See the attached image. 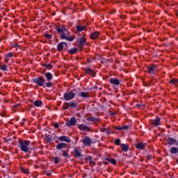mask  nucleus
<instances>
[{
    "label": "nucleus",
    "instance_id": "f257e3e1",
    "mask_svg": "<svg viewBox=\"0 0 178 178\" xmlns=\"http://www.w3.org/2000/svg\"><path fill=\"white\" fill-rule=\"evenodd\" d=\"M56 30L58 33H59L61 40H67V41H73V40H74L73 36H66L67 34H70V32H69V31H67L64 27L57 28Z\"/></svg>",
    "mask_w": 178,
    "mask_h": 178
},
{
    "label": "nucleus",
    "instance_id": "f03ea898",
    "mask_svg": "<svg viewBox=\"0 0 178 178\" xmlns=\"http://www.w3.org/2000/svg\"><path fill=\"white\" fill-rule=\"evenodd\" d=\"M19 148L23 152H29L30 151V141L24 140L19 142Z\"/></svg>",
    "mask_w": 178,
    "mask_h": 178
},
{
    "label": "nucleus",
    "instance_id": "7ed1b4c3",
    "mask_svg": "<svg viewBox=\"0 0 178 178\" xmlns=\"http://www.w3.org/2000/svg\"><path fill=\"white\" fill-rule=\"evenodd\" d=\"M33 83H35L40 87H42L44 86V84H45V80H44L42 77H39L38 79H34Z\"/></svg>",
    "mask_w": 178,
    "mask_h": 178
},
{
    "label": "nucleus",
    "instance_id": "20e7f679",
    "mask_svg": "<svg viewBox=\"0 0 178 178\" xmlns=\"http://www.w3.org/2000/svg\"><path fill=\"white\" fill-rule=\"evenodd\" d=\"M74 96L75 95L73 92H67L64 94V98L66 101H70V99H73Z\"/></svg>",
    "mask_w": 178,
    "mask_h": 178
},
{
    "label": "nucleus",
    "instance_id": "39448f33",
    "mask_svg": "<svg viewBox=\"0 0 178 178\" xmlns=\"http://www.w3.org/2000/svg\"><path fill=\"white\" fill-rule=\"evenodd\" d=\"M82 143L83 144V145H90L91 143H92V141L91 140V138H88V136H85L83 139H82Z\"/></svg>",
    "mask_w": 178,
    "mask_h": 178
},
{
    "label": "nucleus",
    "instance_id": "423d86ee",
    "mask_svg": "<svg viewBox=\"0 0 178 178\" xmlns=\"http://www.w3.org/2000/svg\"><path fill=\"white\" fill-rule=\"evenodd\" d=\"M167 143H168V144H169V145H177L178 146V141L173 138H168Z\"/></svg>",
    "mask_w": 178,
    "mask_h": 178
},
{
    "label": "nucleus",
    "instance_id": "0eeeda50",
    "mask_svg": "<svg viewBox=\"0 0 178 178\" xmlns=\"http://www.w3.org/2000/svg\"><path fill=\"white\" fill-rule=\"evenodd\" d=\"M150 123L153 125L155 126L156 127L159 126L161 124V119L159 118H156L154 120H152L150 121Z\"/></svg>",
    "mask_w": 178,
    "mask_h": 178
},
{
    "label": "nucleus",
    "instance_id": "6e6552de",
    "mask_svg": "<svg viewBox=\"0 0 178 178\" xmlns=\"http://www.w3.org/2000/svg\"><path fill=\"white\" fill-rule=\"evenodd\" d=\"M67 126H74L76 124V118L72 117L70 120L66 122Z\"/></svg>",
    "mask_w": 178,
    "mask_h": 178
},
{
    "label": "nucleus",
    "instance_id": "1a4fd4ad",
    "mask_svg": "<svg viewBox=\"0 0 178 178\" xmlns=\"http://www.w3.org/2000/svg\"><path fill=\"white\" fill-rule=\"evenodd\" d=\"M111 84H113L114 86H119L120 84V81L118 79H110Z\"/></svg>",
    "mask_w": 178,
    "mask_h": 178
},
{
    "label": "nucleus",
    "instance_id": "9d476101",
    "mask_svg": "<svg viewBox=\"0 0 178 178\" xmlns=\"http://www.w3.org/2000/svg\"><path fill=\"white\" fill-rule=\"evenodd\" d=\"M79 129L82 131H90V128L85 124L79 125Z\"/></svg>",
    "mask_w": 178,
    "mask_h": 178
},
{
    "label": "nucleus",
    "instance_id": "9b49d317",
    "mask_svg": "<svg viewBox=\"0 0 178 178\" xmlns=\"http://www.w3.org/2000/svg\"><path fill=\"white\" fill-rule=\"evenodd\" d=\"M58 140H60V141H65V143H70V138H69L67 136H61L59 137Z\"/></svg>",
    "mask_w": 178,
    "mask_h": 178
},
{
    "label": "nucleus",
    "instance_id": "f8f14e48",
    "mask_svg": "<svg viewBox=\"0 0 178 178\" xmlns=\"http://www.w3.org/2000/svg\"><path fill=\"white\" fill-rule=\"evenodd\" d=\"M99 32L96 31L92 33V34H90V38L91 40H97V38H98V37H99Z\"/></svg>",
    "mask_w": 178,
    "mask_h": 178
},
{
    "label": "nucleus",
    "instance_id": "ddd939ff",
    "mask_svg": "<svg viewBox=\"0 0 178 178\" xmlns=\"http://www.w3.org/2000/svg\"><path fill=\"white\" fill-rule=\"evenodd\" d=\"M138 149H145V143H137L135 145Z\"/></svg>",
    "mask_w": 178,
    "mask_h": 178
},
{
    "label": "nucleus",
    "instance_id": "4468645a",
    "mask_svg": "<svg viewBox=\"0 0 178 178\" xmlns=\"http://www.w3.org/2000/svg\"><path fill=\"white\" fill-rule=\"evenodd\" d=\"M120 148L124 152H127V151H129V145H127V144H121Z\"/></svg>",
    "mask_w": 178,
    "mask_h": 178
},
{
    "label": "nucleus",
    "instance_id": "2eb2a0df",
    "mask_svg": "<svg viewBox=\"0 0 178 178\" xmlns=\"http://www.w3.org/2000/svg\"><path fill=\"white\" fill-rule=\"evenodd\" d=\"M65 45V47L67 45V44L65 42H60L58 44V51H62L63 49V46Z\"/></svg>",
    "mask_w": 178,
    "mask_h": 178
},
{
    "label": "nucleus",
    "instance_id": "dca6fc26",
    "mask_svg": "<svg viewBox=\"0 0 178 178\" xmlns=\"http://www.w3.org/2000/svg\"><path fill=\"white\" fill-rule=\"evenodd\" d=\"M47 81H51V80H52V79H54V76H52V74H51V72H47L44 74Z\"/></svg>",
    "mask_w": 178,
    "mask_h": 178
},
{
    "label": "nucleus",
    "instance_id": "f3484780",
    "mask_svg": "<svg viewBox=\"0 0 178 178\" xmlns=\"http://www.w3.org/2000/svg\"><path fill=\"white\" fill-rule=\"evenodd\" d=\"M85 72H86V73L88 74H90V76H92L94 77V76H95V73L94 72V71H92V70H91L90 68H86L85 69Z\"/></svg>",
    "mask_w": 178,
    "mask_h": 178
},
{
    "label": "nucleus",
    "instance_id": "a211bd4d",
    "mask_svg": "<svg viewBox=\"0 0 178 178\" xmlns=\"http://www.w3.org/2000/svg\"><path fill=\"white\" fill-rule=\"evenodd\" d=\"M67 145L66 143H59L56 145V149H62L63 148H66Z\"/></svg>",
    "mask_w": 178,
    "mask_h": 178
},
{
    "label": "nucleus",
    "instance_id": "6ab92c4d",
    "mask_svg": "<svg viewBox=\"0 0 178 178\" xmlns=\"http://www.w3.org/2000/svg\"><path fill=\"white\" fill-rule=\"evenodd\" d=\"M13 56V54L12 52L8 53L7 55L5 56V62L8 63L9 62V60L10 58Z\"/></svg>",
    "mask_w": 178,
    "mask_h": 178
},
{
    "label": "nucleus",
    "instance_id": "aec40b11",
    "mask_svg": "<svg viewBox=\"0 0 178 178\" xmlns=\"http://www.w3.org/2000/svg\"><path fill=\"white\" fill-rule=\"evenodd\" d=\"M74 152L75 156H78V157L81 156V149H75L74 150Z\"/></svg>",
    "mask_w": 178,
    "mask_h": 178
},
{
    "label": "nucleus",
    "instance_id": "412c9836",
    "mask_svg": "<svg viewBox=\"0 0 178 178\" xmlns=\"http://www.w3.org/2000/svg\"><path fill=\"white\" fill-rule=\"evenodd\" d=\"M33 104L35 105V106H41L42 105V102L40 100H36L34 102Z\"/></svg>",
    "mask_w": 178,
    "mask_h": 178
},
{
    "label": "nucleus",
    "instance_id": "4be33fe9",
    "mask_svg": "<svg viewBox=\"0 0 178 178\" xmlns=\"http://www.w3.org/2000/svg\"><path fill=\"white\" fill-rule=\"evenodd\" d=\"M80 97H82V98H87V97H90V95H88V92H82L80 93Z\"/></svg>",
    "mask_w": 178,
    "mask_h": 178
},
{
    "label": "nucleus",
    "instance_id": "5701e85b",
    "mask_svg": "<svg viewBox=\"0 0 178 178\" xmlns=\"http://www.w3.org/2000/svg\"><path fill=\"white\" fill-rule=\"evenodd\" d=\"M171 154H178V148L177 147H172L170 149Z\"/></svg>",
    "mask_w": 178,
    "mask_h": 178
},
{
    "label": "nucleus",
    "instance_id": "b1692460",
    "mask_svg": "<svg viewBox=\"0 0 178 178\" xmlns=\"http://www.w3.org/2000/svg\"><path fill=\"white\" fill-rule=\"evenodd\" d=\"M84 29H86V26H76V30L79 33H80V31H83V30H84Z\"/></svg>",
    "mask_w": 178,
    "mask_h": 178
},
{
    "label": "nucleus",
    "instance_id": "393cba45",
    "mask_svg": "<svg viewBox=\"0 0 178 178\" xmlns=\"http://www.w3.org/2000/svg\"><path fill=\"white\" fill-rule=\"evenodd\" d=\"M88 120L89 122H95V123L97 122H98V119H97V118H94V117H90V118H88Z\"/></svg>",
    "mask_w": 178,
    "mask_h": 178
},
{
    "label": "nucleus",
    "instance_id": "a878e982",
    "mask_svg": "<svg viewBox=\"0 0 178 178\" xmlns=\"http://www.w3.org/2000/svg\"><path fill=\"white\" fill-rule=\"evenodd\" d=\"M69 54H76V52H77V48H74V49H71L70 50L68 51Z\"/></svg>",
    "mask_w": 178,
    "mask_h": 178
},
{
    "label": "nucleus",
    "instance_id": "bb28decb",
    "mask_svg": "<svg viewBox=\"0 0 178 178\" xmlns=\"http://www.w3.org/2000/svg\"><path fill=\"white\" fill-rule=\"evenodd\" d=\"M170 84L176 85V84H177L178 81H177V79H172V80L170 81Z\"/></svg>",
    "mask_w": 178,
    "mask_h": 178
},
{
    "label": "nucleus",
    "instance_id": "cd10ccee",
    "mask_svg": "<svg viewBox=\"0 0 178 178\" xmlns=\"http://www.w3.org/2000/svg\"><path fill=\"white\" fill-rule=\"evenodd\" d=\"M108 161L113 165H116V160L115 159H109Z\"/></svg>",
    "mask_w": 178,
    "mask_h": 178
},
{
    "label": "nucleus",
    "instance_id": "c85d7f7f",
    "mask_svg": "<svg viewBox=\"0 0 178 178\" xmlns=\"http://www.w3.org/2000/svg\"><path fill=\"white\" fill-rule=\"evenodd\" d=\"M85 43H86V39L84 38H82L79 42L80 45H81L82 47L83 45H84Z\"/></svg>",
    "mask_w": 178,
    "mask_h": 178
},
{
    "label": "nucleus",
    "instance_id": "c756f323",
    "mask_svg": "<svg viewBox=\"0 0 178 178\" xmlns=\"http://www.w3.org/2000/svg\"><path fill=\"white\" fill-rule=\"evenodd\" d=\"M154 69H155V66H151V67H149V72L150 73H153Z\"/></svg>",
    "mask_w": 178,
    "mask_h": 178
},
{
    "label": "nucleus",
    "instance_id": "7c9ffc66",
    "mask_svg": "<svg viewBox=\"0 0 178 178\" xmlns=\"http://www.w3.org/2000/svg\"><path fill=\"white\" fill-rule=\"evenodd\" d=\"M69 106H70V104H69V103H65L63 105L64 109H68Z\"/></svg>",
    "mask_w": 178,
    "mask_h": 178
},
{
    "label": "nucleus",
    "instance_id": "2f4dec72",
    "mask_svg": "<svg viewBox=\"0 0 178 178\" xmlns=\"http://www.w3.org/2000/svg\"><path fill=\"white\" fill-rule=\"evenodd\" d=\"M44 37H45V38H47L48 40H51V38H52V35L45 34Z\"/></svg>",
    "mask_w": 178,
    "mask_h": 178
},
{
    "label": "nucleus",
    "instance_id": "473e14b6",
    "mask_svg": "<svg viewBox=\"0 0 178 178\" xmlns=\"http://www.w3.org/2000/svg\"><path fill=\"white\" fill-rule=\"evenodd\" d=\"M51 86H53L52 82H48L46 83V87H47V88H51Z\"/></svg>",
    "mask_w": 178,
    "mask_h": 178
},
{
    "label": "nucleus",
    "instance_id": "72a5a7b5",
    "mask_svg": "<svg viewBox=\"0 0 178 178\" xmlns=\"http://www.w3.org/2000/svg\"><path fill=\"white\" fill-rule=\"evenodd\" d=\"M21 170H22V173H29V170H26L23 168H21Z\"/></svg>",
    "mask_w": 178,
    "mask_h": 178
},
{
    "label": "nucleus",
    "instance_id": "f704fd0d",
    "mask_svg": "<svg viewBox=\"0 0 178 178\" xmlns=\"http://www.w3.org/2000/svg\"><path fill=\"white\" fill-rule=\"evenodd\" d=\"M115 145H119L120 144V139H116L115 140Z\"/></svg>",
    "mask_w": 178,
    "mask_h": 178
},
{
    "label": "nucleus",
    "instance_id": "c9c22d12",
    "mask_svg": "<svg viewBox=\"0 0 178 178\" xmlns=\"http://www.w3.org/2000/svg\"><path fill=\"white\" fill-rule=\"evenodd\" d=\"M70 106H72V108H76V106H77V104H76V103H71L70 104Z\"/></svg>",
    "mask_w": 178,
    "mask_h": 178
},
{
    "label": "nucleus",
    "instance_id": "e433bc0d",
    "mask_svg": "<svg viewBox=\"0 0 178 178\" xmlns=\"http://www.w3.org/2000/svg\"><path fill=\"white\" fill-rule=\"evenodd\" d=\"M54 127H55V129H58V127H59V124H58L57 122L54 123Z\"/></svg>",
    "mask_w": 178,
    "mask_h": 178
},
{
    "label": "nucleus",
    "instance_id": "4c0bfd02",
    "mask_svg": "<svg viewBox=\"0 0 178 178\" xmlns=\"http://www.w3.org/2000/svg\"><path fill=\"white\" fill-rule=\"evenodd\" d=\"M54 163H59V159H58V157H56V158L54 159Z\"/></svg>",
    "mask_w": 178,
    "mask_h": 178
},
{
    "label": "nucleus",
    "instance_id": "58836bf2",
    "mask_svg": "<svg viewBox=\"0 0 178 178\" xmlns=\"http://www.w3.org/2000/svg\"><path fill=\"white\" fill-rule=\"evenodd\" d=\"M122 130L123 129L127 130V129H129V127H127L126 125H124V126L122 127Z\"/></svg>",
    "mask_w": 178,
    "mask_h": 178
},
{
    "label": "nucleus",
    "instance_id": "ea45409f",
    "mask_svg": "<svg viewBox=\"0 0 178 178\" xmlns=\"http://www.w3.org/2000/svg\"><path fill=\"white\" fill-rule=\"evenodd\" d=\"M115 129H116L117 130H122V127H115Z\"/></svg>",
    "mask_w": 178,
    "mask_h": 178
},
{
    "label": "nucleus",
    "instance_id": "a19ab883",
    "mask_svg": "<svg viewBox=\"0 0 178 178\" xmlns=\"http://www.w3.org/2000/svg\"><path fill=\"white\" fill-rule=\"evenodd\" d=\"M63 156H67V153L66 152H63Z\"/></svg>",
    "mask_w": 178,
    "mask_h": 178
},
{
    "label": "nucleus",
    "instance_id": "79ce46f5",
    "mask_svg": "<svg viewBox=\"0 0 178 178\" xmlns=\"http://www.w3.org/2000/svg\"><path fill=\"white\" fill-rule=\"evenodd\" d=\"M3 70H6V66H5L3 68H2Z\"/></svg>",
    "mask_w": 178,
    "mask_h": 178
},
{
    "label": "nucleus",
    "instance_id": "37998d69",
    "mask_svg": "<svg viewBox=\"0 0 178 178\" xmlns=\"http://www.w3.org/2000/svg\"><path fill=\"white\" fill-rule=\"evenodd\" d=\"M177 163H178V160H177Z\"/></svg>",
    "mask_w": 178,
    "mask_h": 178
}]
</instances>
